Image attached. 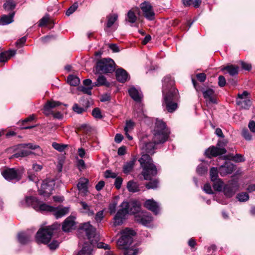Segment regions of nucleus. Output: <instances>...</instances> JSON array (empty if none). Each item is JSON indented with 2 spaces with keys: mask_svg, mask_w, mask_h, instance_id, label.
<instances>
[{
  "mask_svg": "<svg viewBox=\"0 0 255 255\" xmlns=\"http://www.w3.org/2000/svg\"><path fill=\"white\" fill-rule=\"evenodd\" d=\"M158 136L159 134L157 133H155L153 142L143 143L141 146L143 154L139 159L138 161L142 168L141 174L144 179L146 180H151L152 176H154L157 173L156 168L153 164L152 159L148 154H152L154 153L156 144L158 143L157 140Z\"/></svg>",
  "mask_w": 255,
  "mask_h": 255,
  "instance_id": "nucleus-1",
  "label": "nucleus"
},
{
  "mask_svg": "<svg viewBox=\"0 0 255 255\" xmlns=\"http://www.w3.org/2000/svg\"><path fill=\"white\" fill-rule=\"evenodd\" d=\"M140 208L141 204L138 201H133L130 205L128 202H123L121 205V209L118 211L114 218V226L121 225L125 215L129 212L131 214H135V215L140 212Z\"/></svg>",
  "mask_w": 255,
  "mask_h": 255,
  "instance_id": "nucleus-2",
  "label": "nucleus"
},
{
  "mask_svg": "<svg viewBox=\"0 0 255 255\" xmlns=\"http://www.w3.org/2000/svg\"><path fill=\"white\" fill-rule=\"evenodd\" d=\"M121 237L117 241L119 249L125 250L124 255H136L137 251L133 248H128L132 242V237L135 234V232L128 228H126L121 232Z\"/></svg>",
  "mask_w": 255,
  "mask_h": 255,
  "instance_id": "nucleus-3",
  "label": "nucleus"
},
{
  "mask_svg": "<svg viewBox=\"0 0 255 255\" xmlns=\"http://www.w3.org/2000/svg\"><path fill=\"white\" fill-rule=\"evenodd\" d=\"M95 232L96 229L90 225L89 222L81 224L79 227L78 230L79 238H80L81 237V234L85 233L91 245H87L86 244L79 252L78 255H91V245L94 243V240L92 238L96 237Z\"/></svg>",
  "mask_w": 255,
  "mask_h": 255,
  "instance_id": "nucleus-4",
  "label": "nucleus"
},
{
  "mask_svg": "<svg viewBox=\"0 0 255 255\" xmlns=\"http://www.w3.org/2000/svg\"><path fill=\"white\" fill-rule=\"evenodd\" d=\"M178 90L174 88H171L166 94L164 91L163 92V106H165L166 110L169 113H173L177 109L178 105L176 100L178 99Z\"/></svg>",
  "mask_w": 255,
  "mask_h": 255,
  "instance_id": "nucleus-5",
  "label": "nucleus"
},
{
  "mask_svg": "<svg viewBox=\"0 0 255 255\" xmlns=\"http://www.w3.org/2000/svg\"><path fill=\"white\" fill-rule=\"evenodd\" d=\"M59 227V224H55L44 229H40L36 235V241L38 244H48L51 240L54 230Z\"/></svg>",
  "mask_w": 255,
  "mask_h": 255,
  "instance_id": "nucleus-6",
  "label": "nucleus"
},
{
  "mask_svg": "<svg viewBox=\"0 0 255 255\" xmlns=\"http://www.w3.org/2000/svg\"><path fill=\"white\" fill-rule=\"evenodd\" d=\"M115 70V64L112 59H103L97 63L95 74L112 73Z\"/></svg>",
  "mask_w": 255,
  "mask_h": 255,
  "instance_id": "nucleus-7",
  "label": "nucleus"
},
{
  "mask_svg": "<svg viewBox=\"0 0 255 255\" xmlns=\"http://www.w3.org/2000/svg\"><path fill=\"white\" fill-rule=\"evenodd\" d=\"M25 202L26 205L31 206L36 211L52 212V211L54 210V207L41 203V202L34 197H26Z\"/></svg>",
  "mask_w": 255,
  "mask_h": 255,
  "instance_id": "nucleus-8",
  "label": "nucleus"
},
{
  "mask_svg": "<svg viewBox=\"0 0 255 255\" xmlns=\"http://www.w3.org/2000/svg\"><path fill=\"white\" fill-rule=\"evenodd\" d=\"M226 145V142L224 141L220 140L218 142L217 146H212L209 147L205 151L206 155L209 157H216L218 155H222L226 152V150L225 146Z\"/></svg>",
  "mask_w": 255,
  "mask_h": 255,
  "instance_id": "nucleus-9",
  "label": "nucleus"
},
{
  "mask_svg": "<svg viewBox=\"0 0 255 255\" xmlns=\"http://www.w3.org/2000/svg\"><path fill=\"white\" fill-rule=\"evenodd\" d=\"M54 185V181L52 180L44 181L39 190V194L45 197H49L52 194Z\"/></svg>",
  "mask_w": 255,
  "mask_h": 255,
  "instance_id": "nucleus-10",
  "label": "nucleus"
},
{
  "mask_svg": "<svg viewBox=\"0 0 255 255\" xmlns=\"http://www.w3.org/2000/svg\"><path fill=\"white\" fill-rule=\"evenodd\" d=\"M21 171L14 168L5 169L2 173V176L7 180H16L18 181L21 178Z\"/></svg>",
  "mask_w": 255,
  "mask_h": 255,
  "instance_id": "nucleus-11",
  "label": "nucleus"
},
{
  "mask_svg": "<svg viewBox=\"0 0 255 255\" xmlns=\"http://www.w3.org/2000/svg\"><path fill=\"white\" fill-rule=\"evenodd\" d=\"M239 185L237 182L235 181H230L224 186L223 192L224 194L228 197H232L238 190Z\"/></svg>",
  "mask_w": 255,
  "mask_h": 255,
  "instance_id": "nucleus-12",
  "label": "nucleus"
},
{
  "mask_svg": "<svg viewBox=\"0 0 255 255\" xmlns=\"http://www.w3.org/2000/svg\"><path fill=\"white\" fill-rule=\"evenodd\" d=\"M134 218L135 221L145 226L152 221V217L150 214L144 211H141L135 215Z\"/></svg>",
  "mask_w": 255,
  "mask_h": 255,
  "instance_id": "nucleus-13",
  "label": "nucleus"
},
{
  "mask_svg": "<svg viewBox=\"0 0 255 255\" xmlns=\"http://www.w3.org/2000/svg\"><path fill=\"white\" fill-rule=\"evenodd\" d=\"M140 8L142 10L144 16L149 20H153L154 18L155 13L151 4L146 1L140 4Z\"/></svg>",
  "mask_w": 255,
  "mask_h": 255,
  "instance_id": "nucleus-14",
  "label": "nucleus"
},
{
  "mask_svg": "<svg viewBox=\"0 0 255 255\" xmlns=\"http://www.w3.org/2000/svg\"><path fill=\"white\" fill-rule=\"evenodd\" d=\"M76 222L74 216L67 217L62 224V230L64 232H70L75 229Z\"/></svg>",
  "mask_w": 255,
  "mask_h": 255,
  "instance_id": "nucleus-15",
  "label": "nucleus"
},
{
  "mask_svg": "<svg viewBox=\"0 0 255 255\" xmlns=\"http://www.w3.org/2000/svg\"><path fill=\"white\" fill-rule=\"evenodd\" d=\"M170 134L169 129L166 127L165 123L160 121V143L168 140Z\"/></svg>",
  "mask_w": 255,
  "mask_h": 255,
  "instance_id": "nucleus-16",
  "label": "nucleus"
},
{
  "mask_svg": "<svg viewBox=\"0 0 255 255\" xmlns=\"http://www.w3.org/2000/svg\"><path fill=\"white\" fill-rule=\"evenodd\" d=\"M235 165L231 162H226L219 167V173L221 176L232 173L235 170Z\"/></svg>",
  "mask_w": 255,
  "mask_h": 255,
  "instance_id": "nucleus-17",
  "label": "nucleus"
},
{
  "mask_svg": "<svg viewBox=\"0 0 255 255\" xmlns=\"http://www.w3.org/2000/svg\"><path fill=\"white\" fill-rule=\"evenodd\" d=\"M143 206L148 210L152 211L155 214H157L158 212V203L155 201L153 199L146 200Z\"/></svg>",
  "mask_w": 255,
  "mask_h": 255,
  "instance_id": "nucleus-18",
  "label": "nucleus"
},
{
  "mask_svg": "<svg viewBox=\"0 0 255 255\" xmlns=\"http://www.w3.org/2000/svg\"><path fill=\"white\" fill-rule=\"evenodd\" d=\"M128 93L130 97L135 102H140L142 99V94L135 87H132L128 90Z\"/></svg>",
  "mask_w": 255,
  "mask_h": 255,
  "instance_id": "nucleus-19",
  "label": "nucleus"
},
{
  "mask_svg": "<svg viewBox=\"0 0 255 255\" xmlns=\"http://www.w3.org/2000/svg\"><path fill=\"white\" fill-rule=\"evenodd\" d=\"M61 105V103L59 102L54 101H47L45 106H44L43 111L44 113L48 115L51 113L50 110Z\"/></svg>",
  "mask_w": 255,
  "mask_h": 255,
  "instance_id": "nucleus-20",
  "label": "nucleus"
},
{
  "mask_svg": "<svg viewBox=\"0 0 255 255\" xmlns=\"http://www.w3.org/2000/svg\"><path fill=\"white\" fill-rule=\"evenodd\" d=\"M88 180L86 178H80L77 185L79 191L84 195L88 192L87 184Z\"/></svg>",
  "mask_w": 255,
  "mask_h": 255,
  "instance_id": "nucleus-21",
  "label": "nucleus"
},
{
  "mask_svg": "<svg viewBox=\"0 0 255 255\" xmlns=\"http://www.w3.org/2000/svg\"><path fill=\"white\" fill-rule=\"evenodd\" d=\"M69 212V208L68 207L55 208L52 211L55 217L58 219L67 214Z\"/></svg>",
  "mask_w": 255,
  "mask_h": 255,
  "instance_id": "nucleus-22",
  "label": "nucleus"
},
{
  "mask_svg": "<svg viewBox=\"0 0 255 255\" xmlns=\"http://www.w3.org/2000/svg\"><path fill=\"white\" fill-rule=\"evenodd\" d=\"M116 77L118 81L124 83L127 81L128 78V74L127 72L123 69H119L116 71Z\"/></svg>",
  "mask_w": 255,
  "mask_h": 255,
  "instance_id": "nucleus-23",
  "label": "nucleus"
},
{
  "mask_svg": "<svg viewBox=\"0 0 255 255\" xmlns=\"http://www.w3.org/2000/svg\"><path fill=\"white\" fill-rule=\"evenodd\" d=\"M16 53L15 50H9L5 51L0 54V62H3L6 61L11 56L14 55Z\"/></svg>",
  "mask_w": 255,
  "mask_h": 255,
  "instance_id": "nucleus-24",
  "label": "nucleus"
},
{
  "mask_svg": "<svg viewBox=\"0 0 255 255\" xmlns=\"http://www.w3.org/2000/svg\"><path fill=\"white\" fill-rule=\"evenodd\" d=\"M96 86H105L106 87H109L110 84L108 82L106 77L102 75L99 76L97 79L96 82L94 83Z\"/></svg>",
  "mask_w": 255,
  "mask_h": 255,
  "instance_id": "nucleus-25",
  "label": "nucleus"
},
{
  "mask_svg": "<svg viewBox=\"0 0 255 255\" xmlns=\"http://www.w3.org/2000/svg\"><path fill=\"white\" fill-rule=\"evenodd\" d=\"M127 188L130 192L134 193L139 191L137 183L133 180H130L128 182Z\"/></svg>",
  "mask_w": 255,
  "mask_h": 255,
  "instance_id": "nucleus-26",
  "label": "nucleus"
},
{
  "mask_svg": "<svg viewBox=\"0 0 255 255\" xmlns=\"http://www.w3.org/2000/svg\"><path fill=\"white\" fill-rule=\"evenodd\" d=\"M202 91L205 99L209 100L211 102H214L213 97L215 92L212 89L209 88L206 90H202Z\"/></svg>",
  "mask_w": 255,
  "mask_h": 255,
  "instance_id": "nucleus-27",
  "label": "nucleus"
},
{
  "mask_svg": "<svg viewBox=\"0 0 255 255\" xmlns=\"http://www.w3.org/2000/svg\"><path fill=\"white\" fill-rule=\"evenodd\" d=\"M13 14L4 15L0 19V24L4 25L8 24L13 21Z\"/></svg>",
  "mask_w": 255,
  "mask_h": 255,
  "instance_id": "nucleus-28",
  "label": "nucleus"
},
{
  "mask_svg": "<svg viewBox=\"0 0 255 255\" xmlns=\"http://www.w3.org/2000/svg\"><path fill=\"white\" fill-rule=\"evenodd\" d=\"M135 160L134 159L127 162L123 167V171L126 174H128L132 170L134 165Z\"/></svg>",
  "mask_w": 255,
  "mask_h": 255,
  "instance_id": "nucleus-29",
  "label": "nucleus"
},
{
  "mask_svg": "<svg viewBox=\"0 0 255 255\" xmlns=\"http://www.w3.org/2000/svg\"><path fill=\"white\" fill-rule=\"evenodd\" d=\"M67 83L72 86H77L80 83V79L76 76L71 75L67 77Z\"/></svg>",
  "mask_w": 255,
  "mask_h": 255,
  "instance_id": "nucleus-30",
  "label": "nucleus"
},
{
  "mask_svg": "<svg viewBox=\"0 0 255 255\" xmlns=\"http://www.w3.org/2000/svg\"><path fill=\"white\" fill-rule=\"evenodd\" d=\"M80 204L82 207L83 212L89 216H93L94 211L91 209L90 207L85 202H81Z\"/></svg>",
  "mask_w": 255,
  "mask_h": 255,
  "instance_id": "nucleus-31",
  "label": "nucleus"
},
{
  "mask_svg": "<svg viewBox=\"0 0 255 255\" xmlns=\"http://www.w3.org/2000/svg\"><path fill=\"white\" fill-rule=\"evenodd\" d=\"M137 19V17L135 15V12L133 9L128 11L127 13L126 21L131 23H134Z\"/></svg>",
  "mask_w": 255,
  "mask_h": 255,
  "instance_id": "nucleus-32",
  "label": "nucleus"
},
{
  "mask_svg": "<svg viewBox=\"0 0 255 255\" xmlns=\"http://www.w3.org/2000/svg\"><path fill=\"white\" fill-rule=\"evenodd\" d=\"M118 15L117 13H112L107 16V27H111L118 19Z\"/></svg>",
  "mask_w": 255,
  "mask_h": 255,
  "instance_id": "nucleus-33",
  "label": "nucleus"
},
{
  "mask_svg": "<svg viewBox=\"0 0 255 255\" xmlns=\"http://www.w3.org/2000/svg\"><path fill=\"white\" fill-rule=\"evenodd\" d=\"M18 240L20 244H25L30 241V237L24 233H19L17 236Z\"/></svg>",
  "mask_w": 255,
  "mask_h": 255,
  "instance_id": "nucleus-34",
  "label": "nucleus"
},
{
  "mask_svg": "<svg viewBox=\"0 0 255 255\" xmlns=\"http://www.w3.org/2000/svg\"><path fill=\"white\" fill-rule=\"evenodd\" d=\"M239 68L238 66L230 65L224 67L222 70H226L231 76H234L238 73Z\"/></svg>",
  "mask_w": 255,
  "mask_h": 255,
  "instance_id": "nucleus-35",
  "label": "nucleus"
},
{
  "mask_svg": "<svg viewBox=\"0 0 255 255\" xmlns=\"http://www.w3.org/2000/svg\"><path fill=\"white\" fill-rule=\"evenodd\" d=\"M237 105L243 109H248L251 106V101L249 99L245 100H237Z\"/></svg>",
  "mask_w": 255,
  "mask_h": 255,
  "instance_id": "nucleus-36",
  "label": "nucleus"
},
{
  "mask_svg": "<svg viewBox=\"0 0 255 255\" xmlns=\"http://www.w3.org/2000/svg\"><path fill=\"white\" fill-rule=\"evenodd\" d=\"M214 182L213 187L215 190L221 191L224 187L223 182L220 179H217L215 181H213Z\"/></svg>",
  "mask_w": 255,
  "mask_h": 255,
  "instance_id": "nucleus-37",
  "label": "nucleus"
},
{
  "mask_svg": "<svg viewBox=\"0 0 255 255\" xmlns=\"http://www.w3.org/2000/svg\"><path fill=\"white\" fill-rule=\"evenodd\" d=\"M218 169L216 167H212L210 170V177L212 181H215L218 178Z\"/></svg>",
  "mask_w": 255,
  "mask_h": 255,
  "instance_id": "nucleus-38",
  "label": "nucleus"
},
{
  "mask_svg": "<svg viewBox=\"0 0 255 255\" xmlns=\"http://www.w3.org/2000/svg\"><path fill=\"white\" fill-rule=\"evenodd\" d=\"M135 126V123L131 120L126 121V126L124 128V131L125 132H128L131 130Z\"/></svg>",
  "mask_w": 255,
  "mask_h": 255,
  "instance_id": "nucleus-39",
  "label": "nucleus"
},
{
  "mask_svg": "<svg viewBox=\"0 0 255 255\" xmlns=\"http://www.w3.org/2000/svg\"><path fill=\"white\" fill-rule=\"evenodd\" d=\"M237 198L240 202H245L249 199V195L246 192H242L237 195Z\"/></svg>",
  "mask_w": 255,
  "mask_h": 255,
  "instance_id": "nucleus-40",
  "label": "nucleus"
},
{
  "mask_svg": "<svg viewBox=\"0 0 255 255\" xmlns=\"http://www.w3.org/2000/svg\"><path fill=\"white\" fill-rule=\"evenodd\" d=\"M15 6V4L13 0H7L3 4L4 8L7 10L12 9Z\"/></svg>",
  "mask_w": 255,
  "mask_h": 255,
  "instance_id": "nucleus-41",
  "label": "nucleus"
},
{
  "mask_svg": "<svg viewBox=\"0 0 255 255\" xmlns=\"http://www.w3.org/2000/svg\"><path fill=\"white\" fill-rule=\"evenodd\" d=\"M230 158L237 162H242L245 160L244 156L240 154H236L235 155H230Z\"/></svg>",
  "mask_w": 255,
  "mask_h": 255,
  "instance_id": "nucleus-42",
  "label": "nucleus"
},
{
  "mask_svg": "<svg viewBox=\"0 0 255 255\" xmlns=\"http://www.w3.org/2000/svg\"><path fill=\"white\" fill-rule=\"evenodd\" d=\"M52 147L59 151H63L66 147L67 145L65 144H60L56 142H53L52 144Z\"/></svg>",
  "mask_w": 255,
  "mask_h": 255,
  "instance_id": "nucleus-43",
  "label": "nucleus"
},
{
  "mask_svg": "<svg viewBox=\"0 0 255 255\" xmlns=\"http://www.w3.org/2000/svg\"><path fill=\"white\" fill-rule=\"evenodd\" d=\"M49 17L48 15H46L43 17L39 21L38 26L40 27L45 25L49 21Z\"/></svg>",
  "mask_w": 255,
  "mask_h": 255,
  "instance_id": "nucleus-44",
  "label": "nucleus"
},
{
  "mask_svg": "<svg viewBox=\"0 0 255 255\" xmlns=\"http://www.w3.org/2000/svg\"><path fill=\"white\" fill-rule=\"evenodd\" d=\"M77 7H78V3L77 2L74 3L66 11V14L67 16H69L70 14L73 13L76 10Z\"/></svg>",
  "mask_w": 255,
  "mask_h": 255,
  "instance_id": "nucleus-45",
  "label": "nucleus"
},
{
  "mask_svg": "<svg viewBox=\"0 0 255 255\" xmlns=\"http://www.w3.org/2000/svg\"><path fill=\"white\" fill-rule=\"evenodd\" d=\"M117 204V202L114 200L110 204L109 210L111 214H113L115 213Z\"/></svg>",
  "mask_w": 255,
  "mask_h": 255,
  "instance_id": "nucleus-46",
  "label": "nucleus"
},
{
  "mask_svg": "<svg viewBox=\"0 0 255 255\" xmlns=\"http://www.w3.org/2000/svg\"><path fill=\"white\" fill-rule=\"evenodd\" d=\"M207 171V168L202 165H200L197 168V172L199 174L203 175Z\"/></svg>",
  "mask_w": 255,
  "mask_h": 255,
  "instance_id": "nucleus-47",
  "label": "nucleus"
},
{
  "mask_svg": "<svg viewBox=\"0 0 255 255\" xmlns=\"http://www.w3.org/2000/svg\"><path fill=\"white\" fill-rule=\"evenodd\" d=\"M104 212L103 211H99L98 212L95 217V221L99 223L104 218Z\"/></svg>",
  "mask_w": 255,
  "mask_h": 255,
  "instance_id": "nucleus-48",
  "label": "nucleus"
},
{
  "mask_svg": "<svg viewBox=\"0 0 255 255\" xmlns=\"http://www.w3.org/2000/svg\"><path fill=\"white\" fill-rule=\"evenodd\" d=\"M242 135L247 140H251L252 139V136L247 129H244L242 130Z\"/></svg>",
  "mask_w": 255,
  "mask_h": 255,
  "instance_id": "nucleus-49",
  "label": "nucleus"
},
{
  "mask_svg": "<svg viewBox=\"0 0 255 255\" xmlns=\"http://www.w3.org/2000/svg\"><path fill=\"white\" fill-rule=\"evenodd\" d=\"M249 95V93L245 91L242 94H239L238 95V99L237 100H245L248 99V96Z\"/></svg>",
  "mask_w": 255,
  "mask_h": 255,
  "instance_id": "nucleus-50",
  "label": "nucleus"
},
{
  "mask_svg": "<svg viewBox=\"0 0 255 255\" xmlns=\"http://www.w3.org/2000/svg\"><path fill=\"white\" fill-rule=\"evenodd\" d=\"M92 115L95 118L100 119L102 118L101 111L98 108H95L93 110Z\"/></svg>",
  "mask_w": 255,
  "mask_h": 255,
  "instance_id": "nucleus-51",
  "label": "nucleus"
},
{
  "mask_svg": "<svg viewBox=\"0 0 255 255\" xmlns=\"http://www.w3.org/2000/svg\"><path fill=\"white\" fill-rule=\"evenodd\" d=\"M92 87H91L90 88H86L83 86L79 87V89L80 91L83 92L84 93L87 94L89 95H91V89Z\"/></svg>",
  "mask_w": 255,
  "mask_h": 255,
  "instance_id": "nucleus-52",
  "label": "nucleus"
},
{
  "mask_svg": "<svg viewBox=\"0 0 255 255\" xmlns=\"http://www.w3.org/2000/svg\"><path fill=\"white\" fill-rule=\"evenodd\" d=\"M117 174L114 172H112L111 170H107L105 172V176L106 178H115L117 177Z\"/></svg>",
  "mask_w": 255,
  "mask_h": 255,
  "instance_id": "nucleus-53",
  "label": "nucleus"
},
{
  "mask_svg": "<svg viewBox=\"0 0 255 255\" xmlns=\"http://www.w3.org/2000/svg\"><path fill=\"white\" fill-rule=\"evenodd\" d=\"M226 80L223 76H220L218 78V85L220 87H223L226 85Z\"/></svg>",
  "mask_w": 255,
  "mask_h": 255,
  "instance_id": "nucleus-54",
  "label": "nucleus"
},
{
  "mask_svg": "<svg viewBox=\"0 0 255 255\" xmlns=\"http://www.w3.org/2000/svg\"><path fill=\"white\" fill-rule=\"evenodd\" d=\"M158 182L154 181L153 182H150L149 183L146 184V187L148 189H154L157 187Z\"/></svg>",
  "mask_w": 255,
  "mask_h": 255,
  "instance_id": "nucleus-55",
  "label": "nucleus"
},
{
  "mask_svg": "<svg viewBox=\"0 0 255 255\" xmlns=\"http://www.w3.org/2000/svg\"><path fill=\"white\" fill-rule=\"evenodd\" d=\"M59 242L56 240H52L48 246L50 249L54 250L59 246Z\"/></svg>",
  "mask_w": 255,
  "mask_h": 255,
  "instance_id": "nucleus-56",
  "label": "nucleus"
},
{
  "mask_svg": "<svg viewBox=\"0 0 255 255\" xmlns=\"http://www.w3.org/2000/svg\"><path fill=\"white\" fill-rule=\"evenodd\" d=\"M203 190L207 194H211L213 193L211 185L208 183L205 184Z\"/></svg>",
  "mask_w": 255,
  "mask_h": 255,
  "instance_id": "nucleus-57",
  "label": "nucleus"
},
{
  "mask_svg": "<svg viewBox=\"0 0 255 255\" xmlns=\"http://www.w3.org/2000/svg\"><path fill=\"white\" fill-rule=\"evenodd\" d=\"M73 110L74 112L78 114H81L84 111V109L83 108L80 107L76 104L74 105L73 107Z\"/></svg>",
  "mask_w": 255,
  "mask_h": 255,
  "instance_id": "nucleus-58",
  "label": "nucleus"
},
{
  "mask_svg": "<svg viewBox=\"0 0 255 255\" xmlns=\"http://www.w3.org/2000/svg\"><path fill=\"white\" fill-rule=\"evenodd\" d=\"M123 179L121 177L116 178L115 182V185L117 189H120L121 188Z\"/></svg>",
  "mask_w": 255,
  "mask_h": 255,
  "instance_id": "nucleus-59",
  "label": "nucleus"
},
{
  "mask_svg": "<svg viewBox=\"0 0 255 255\" xmlns=\"http://www.w3.org/2000/svg\"><path fill=\"white\" fill-rule=\"evenodd\" d=\"M197 79L201 82H203L206 79V75L205 73H202L197 75Z\"/></svg>",
  "mask_w": 255,
  "mask_h": 255,
  "instance_id": "nucleus-60",
  "label": "nucleus"
},
{
  "mask_svg": "<svg viewBox=\"0 0 255 255\" xmlns=\"http://www.w3.org/2000/svg\"><path fill=\"white\" fill-rule=\"evenodd\" d=\"M97 247L99 249H104L105 250H110V247L108 244L103 243H99L97 244Z\"/></svg>",
  "mask_w": 255,
  "mask_h": 255,
  "instance_id": "nucleus-61",
  "label": "nucleus"
},
{
  "mask_svg": "<svg viewBox=\"0 0 255 255\" xmlns=\"http://www.w3.org/2000/svg\"><path fill=\"white\" fill-rule=\"evenodd\" d=\"M26 38L25 37H23L19 39L16 42V44L19 47H21L26 41Z\"/></svg>",
  "mask_w": 255,
  "mask_h": 255,
  "instance_id": "nucleus-62",
  "label": "nucleus"
},
{
  "mask_svg": "<svg viewBox=\"0 0 255 255\" xmlns=\"http://www.w3.org/2000/svg\"><path fill=\"white\" fill-rule=\"evenodd\" d=\"M123 136L121 134L117 133L115 137V141L117 143H120L123 139Z\"/></svg>",
  "mask_w": 255,
  "mask_h": 255,
  "instance_id": "nucleus-63",
  "label": "nucleus"
},
{
  "mask_svg": "<svg viewBox=\"0 0 255 255\" xmlns=\"http://www.w3.org/2000/svg\"><path fill=\"white\" fill-rule=\"evenodd\" d=\"M249 128L253 132H255V122L251 121L249 123Z\"/></svg>",
  "mask_w": 255,
  "mask_h": 255,
  "instance_id": "nucleus-64",
  "label": "nucleus"
}]
</instances>
